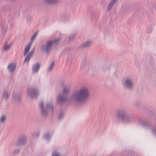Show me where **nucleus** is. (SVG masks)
<instances>
[{
	"mask_svg": "<svg viewBox=\"0 0 156 156\" xmlns=\"http://www.w3.org/2000/svg\"><path fill=\"white\" fill-rule=\"evenodd\" d=\"M89 96L88 89L85 87H82L71 95L70 99L72 101L75 103H83L87 101Z\"/></svg>",
	"mask_w": 156,
	"mask_h": 156,
	"instance_id": "obj_1",
	"label": "nucleus"
},
{
	"mask_svg": "<svg viewBox=\"0 0 156 156\" xmlns=\"http://www.w3.org/2000/svg\"><path fill=\"white\" fill-rule=\"evenodd\" d=\"M116 115V120L118 122H122L129 123L133 122L134 117L132 115L129 114L128 110L122 108L117 111Z\"/></svg>",
	"mask_w": 156,
	"mask_h": 156,
	"instance_id": "obj_2",
	"label": "nucleus"
},
{
	"mask_svg": "<svg viewBox=\"0 0 156 156\" xmlns=\"http://www.w3.org/2000/svg\"><path fill=\"white\" fill-rule=\"evenodd\" d=\"M61 41L60 38L56 39L53 41H48L46 42L45 41H42L41 44V50L46 52H49L51 51V47L53 44H57L58 42Z\"/></svg>",
	"mask_w": 156,
	"mask_h": 156,
	"instance_id": "obj_3",
	"label": "nucleus"
},
{
	"mask_svg": "<svg viewBox=\"0 0 156 156\" xmlns=\"http://www.w3.org/2000/svg\"><path fill=\"white\" fill-rule=\"evenodd\" d=\"M69 92L70 89L68 87H65L63 88L62 93L57 96V101L59 104L62 105L67 101Z\"/></svg>",
	"mask_w": 156,
	"mask_h": 156,
	"instance_id": "obj_4",
	"label": "nucleus"
},
{
	"mask_svg": "<svg viewBox=\"0 0 156 156\" xmlns=\"http://www.w3.org/2000/svg\"><path fill=\"white\" fill-rule=\"evenodd\" d=\"M138 124L146 129H150L153 135L156 138V128L155 127L152 126L151 124L147 122L142 119L139 120Z\"/></svg>",
	"mask_w": 156,
	"mask_h": 156,
	"instance_id": "obj_5",
	"label": "nucleus"
},
{
	"mask_svg": "<svg viewBox=\"0 0 156 156\" xmlns=\"http://www.w3.org/2000/svg\"><path fill=\"white\" fill-rule=\"evenodd\" d=\"M44 103L41 101L40 104V107L41 109V112L42 115L47 116L48 114V109L51 110L52 112L54 110L53 105L51 103H47L46 108L44 106Z\"/></svg>",
	"mask_w": 156,
	"mask_h": 156,
	"instance_id": "obj_6",
	"label": "nucleus"
},
{
	"mask_svg": "<svg viewBox=\"0 0 156 156\" xmlns=\"http://www.w3.org/2000/svg\"><path fill=\"white\" fill-rule=\"evenodd\" d=\"M124 87L128 90H133L134 87V83L133 78L131 77H126L122 82Z\"/></svg>",
	"mask_w": 156,
	"mask_h": 156,
	"instance_id": "obj_7",
	"label": "nucleus"
},
{
	"mask_svg": "<svg viewBox=\"0 0 156 156\" xmlns=\"http://www.w3.org/2000/svg\"><path fill=\"white\" fill-rule=\"evenodd\" d=\"M27 94L29 96L35 98H37L39 95L37 90L34 88H29Z\"/></svg>",
	"mask_w": 156,
	"mask_h": 156,
	"instance_id": "obj_8",
	"label": "nucleus"
},
{
	"mask_svg": "<svg viewBox=\"0 0 156 156\" xmlns=\"http://www.w3.org/2000/svg\"><path fill=\"white\" fill-rule=\"evenodd\" d=\"M27 142V137L25 136H23L19 137L16 143L14 145V147H16L25 145Z\"/></svg>",
	"mask_w": 156,
	"mask_h": 156,
	"instance_id": "obj_9",
	"label": "nucleus"
},
{
	"mask_svg": "<svg viewBox=\"0 0 156 156\" xmlns=\"http://www.w3.org/2000/svg\"><path fill=\"white\" fill-rule=\"evenodd\" d=\"M16 67V64L15 63H11L9 64L7 67V69L9 73H12L15 71Z\"/></svg>",
	"mask_w": 156,
	"mask_h": 156,
	"instance_id": "obj_10",
	"label": "nucleus"
},
{
	"mask_svg": "<svg viewBox=\"0 0 156 156\" xmlns=\"http://www.w3.org/2000/svg\"><path fill=\"white\" fill-rule=\"evenodd\" d=\"M35 48H34L30 51L27 54L25 57V59L23 62V63H29V61L31 58L33 56Z\"/></svg>",
	"mask_w": 156,
	"mask_h": 156,
	"instance_id": "obj_11",
	"label": "nucleus"
},
{
	"mask_svg": "<svg viewBox=\"0 0 156 156\" xmlns=\"http://www.w3.org/2000/svg\"><path fill=\"white\" fill-rule=\"evenodd\" d=\"M12 99L15 101L17 102L20 101L21 100V97L20 94L14 92L12 95Z\"/></svg>",
	"mask_w": 156,
	"mask_h": 156,
	"instance_id": "obj_12",
	"label": "nucleus"
},
{
	"mask_svg": "<svg viewBox=\"0 0 156 156\" xmlns=\"http://www.w3.org/2000/svg\"><path fill=\"white\" fill-rule=\"evenodd\" d=\"M10 95V93L7 90H4L2 95V99L7 101L8 100Z\"/></svg>",
	"mask_w": 156,
	"mask_h": 156,
	"instance_id": "obj_13",
	"label": "nucleus"
},
{
	"mask_svg": "<svg viewBox=\"0 0 156 156\" xmlns=\"http://www.w3.org/2000/svg\"><path fill=\"white\" fill-rule=\"evenodd\" d=\"M92 41H87L82 43L81 45L78 47L79 48L82 49H85L89 48L91 45Z\"/></svg>",
	"mask_w": 156,
	"mask_h": 156,
	"instance_id": "obj_14",
	"label": "nucleus"
},
{
	"mask_svg": "<svg viewBox=\"0 0 156 156\" xmlns=\"http://www.w3.org/2000/svg\"><path fill=\"white\" fill-rule=\"evenodd\" d=\"M41 65L39 63H37L36 64L32 66V72L35 74L36 73L38 72L40 67Z\"/></svg>",
	"mask_w": 156,
	"mask_h": 156,
	"instance_id": "obj_15",
	"label": "nucleus"
},
{
	"mask_svg": "<svg viewBox=\"0 0 156 156\" xmlns=\"http://www.w3.org/2000/svg\"><path fill=\"white\" fill-rule=\"evenodd\" d=\"M117 0H112L109 4L107 9V11L108 12L111 10L113 5L115 4Z\"/></svg>",
	"mask_w": 156,
	"mask_h": 156,
	"instance_id": "obj_16",
	"label": "nucleus"
},
{
	"mask_svg": "<svg viewBox=\"0 0 156 156\" xmlns=\"http://www.w3.org/2000/svg\"><path fill=\"white\" fill-rule=\"evenodd\" d=\"M32 44L31 43H30L27 44L24 50V55H26L27 53L29 51Z\"/></svg>",
	"mask_w": 156,
	"mask_h": 156,
	"instance_id": "obj_17",
	"label": "nucleus"
},
{
	"mask_svg": "<svg viewBox=\"0 0 156 156\" xmlns=\"http://www.w3.org/2000/svg\"><path fill=\"white\" fill-rule=\"evenodd\" d=\"M51 137L50 134L47 133L45 134L44 136V139L46 140L47 142H48L50 141Z\"/></svg>",
	"mask_w": 156,
	"mask_h": 156,
	"instance_id": "obj_18",
	"label": "nucleus"
},
{
	"mask_svg": "<svg viewBox=\"0 0 156 156\" xmlns=\"http://www.w3.org/2000/svg\"><path fill=\"white\" fill-rule=\"evenodd\" d=\"M20 149L19 148H17L13 150L11 153V155L12 156L17 155L20 153Z\"/></svg>",
	"mask_w": 156,
	"mask_h": 156,
	"instance_id": "obj_19",
	"label": "nucleus"
},
{
	"mask_svg": "<svg viewBox=\"0 0 156 156\" xmlns=\"http://www.w3.org/2000/svg\"><path fill=\"white\" fill-rule=\"evenodd\" d=\"M45 3L47 4H54L58 2L57 0H45Z\"/></svg>",
	"mask_w": 156,
	"mask_h": 156,
	"instance_id": "obj_20",
	"label": "nucleus"
},
{
	"mask_svg": "<svg viewBox=\"0 0 156 156\" xmlns=\"http://www.w3.org/2000/svg\"><path fill=\"white\" fill-rule=\"evenodd\" d=\"M8 41H6L4 43V50L5 51L9 50L11 47V45H8Z\"/></svg>",
	"mask_w": 156,
	"mask_h": 156,
	"instance_id": "obj_21",
	"label": "nucleus"
},
{
	"mask_svg": "<svg viewBox=\"0 0 156 156\" xmlns=\"http://www.w3.org/2000/svg\"><path fill=\"white\" fill-rule=\"evenodd\" d=\"M110 68V66L107 65V64H105L103 65L102 66V69L103 71H105L106 70H108Z\"/></svg>",
	"mask_w": 156,
	"mask_h": 156,
	"instance_id": "obj_22",
	"label": "nucleus"
},
{
	"mask_svg": "<svg viewBox=\"0 0 156 156\" xmlns=\"http://www.w3.org/2000/svg\"><path fill=\"white\" fill-rule=\"evenodd\" d=\"M6 116L5 115H4L1 116L0 119V122L1 123H4L5 122L6 120Z\"/></svg>",
	"mask_w": 156,
	"mask_h": 156,
	"instance_id": "obj_23",
	"label": "nucleus"
},
{
	"mask_svg": "<svg viewBox=\"0 0 156 156\" xmlns=\"http://www.w3.org/2000/svg\"><path fill=\"white\" fill-rule=\"evenodd\" d=\"M55 65V62L53 61L49 66V68L48 69V71H50L51 70L54 66Z\"/></svg>",
	"mask_w": 156,
	"mask_h": 156,
	"instance_id": "obj_24",
	"label": "nucleus"
},
{
	"mask_svg": "<svg viewBox=\"0 0 156 156\" xmlns=\"http://www.w3.org/2000/svg\"><path fill=\"white\" fill-rule=\"evenodd\" d=\"M39 136L40 133L39 132H37L33 134L32 136L34 138H37L39 137Z\"/></svg>",
	"mask_w": 156,
	"mask_h": 156,
	"instance_id": "obj_25",
	"label": "nucleus"
},
{
	"mask_svg": "<svg viewBox=\"0 0 156 156\" xmlns=\"http://www.w3.org/2000/svg\"><path fill=\"white\" fill-rule=\"evenodd\" d=\"M37 33L36 32L35 33V34L32 36V37L31 38V40L30 42V43L32 44L34 40L35 39V37H36L37 35Z\"/></svg>",
	"mask_w": 156,
	"mask_h": 156,
	"instance_id": "obj_26",
	"label": "nucleus"
},
{
	"mask_svg": "<svg viewBox=\"0 0 156 156\" xmlns=\"http://www.w3.org/2000/svg\"><path fill=\"white\" fill-rule=\"evenodd\" d=\"M152 31V27L151 25H149L148 27L147 30V32L148 33H151Z\"/></svg>",
	"mask_w": 156,
	"mask_h": 156,
	"instance_id": "obj_27",
	"label": "nucleus"
},
{
	"mask_svg": "<svg viewBox=\"0 0 156 156\" xmlns=\"http://www.w3.org/2000/svg\"><path fill=\"white\" fill-rule=\"evenodd\" d=\"M76 34L75 33L73 34L70 35L69 37V41H72L74 38V37L76 36Z\"/></svg>",
	"mask_w": 156,
	"mask_h": 156,
	"instance_id": "obj_28",
	"label": "nucleus"
},
{
	"mask_svg": "<svg viewBox=\"0 0 156 156\" xmlns=\"http://www.w3.org/2000/svg\"><path fill=\"white\" fill-rule=\"evenodd\" d=\"M64 116V113L62 112H61L59 114L58 116V119H61Z\"/></svg>",
	"mask_w": 156,
	"mask_h": 156,
	"instance_id": "obj_29",
	"label": "nucleus"
},
{
	"mask_svg": "<svg viewBox=\"0 0 156 156\" xmlns=\"http://www.w3.org/2000/svg\"><path fill=\"white\" fill-rule=\"evenodd\" d=\"M52 156H60L59 154L56 152H53L52 154Z\"/></svg>",
	"mask_w": 156,
	"mask_h": 156,
	"instance_id": "obj_30",
	"label": "nucleus"
},
{
	"mask_svg": "<svg viewBox=\"0 0 156 156\" xmlns=\"http://www.w3.org/2000/svg\"><path fill=\"white\" fill-rule=\"evenodd\" d=\"M155 121H156V117H155Z\"/></svg>",
	"mask_w": 156,
	"mask_h": 156,
	"instance_id": "obj_31",
	"label": "nucleus"
}]
</instances>
